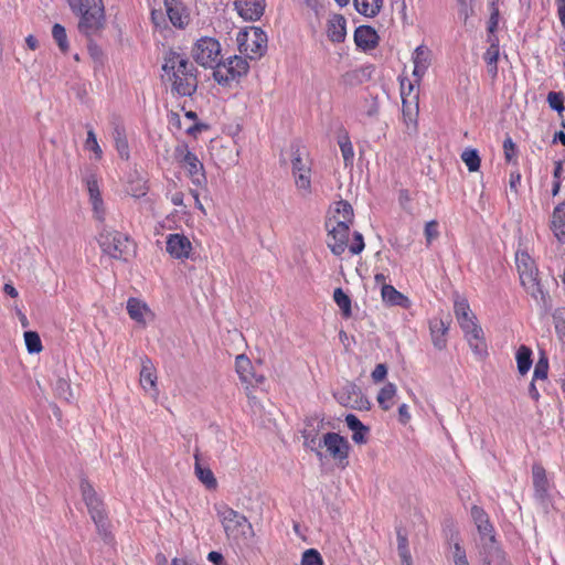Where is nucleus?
<instances>
[{"label":"nucleus","instance_id":"64","mask_svg":"<svg viewBox=\"0 0 565 565\" xmlns=\"http://www.w3.org/2000/svg\"><path fill=\"white\" fill-rule=\"evenodd\" d=\"M367 430H356V431H353V435H352V440L356 444H364L366 441L365 439V433Z\"/></svg>","mask_w":565,"mask_h":565},{"label":"nucleus","instance_id":"38","mask_svg":"<svg viewBox=\"0 0 565 565\" xmlns=\"http://www.w3.org/2000/svg\"><path fill=\"white\" fill-rule=\"evenodd\" d=\"M333 299L341 309L343 317L350 318L352 315L350 297L341 288H337L333 292Z\"/></svg>","mask_w":565,"mask_h":565},{"label":"nucleus","instance_id":"11","mask_svg":"<svg viewBox=\"0 0 565 565\" xmlns=\"http://www.w3.org/2000/svg\"><path fill=\"white\" fill-rule=\"evenodd\" d=\"M323 446L330 456L342 467L347 465L349 452V443L342 436L335 433H328L323 436Z\"/></svg>","mask_w":565,"mask_h":565},{"label":"nucleus","instance_id":"49","mask_svg":"<svg viewBox=\"0 0 565 565\" xmlns=\"http://www.w3.org/2000/svg\"><path fill=\"white\" fill-rule=\"evenodd\" d=\"M305 445L311 450H318L323 446V438L318 439L317 434L313 430H303Z\"/></svg>","mask_w":565,"mask_h":565},{"label":"nucleus","instance_id":"2","mask_svg":"<svg viewBox=\"0 0 565 565\" xmlns=\"http://www.w3.org/2000/svg\"><path fill=\"white\" fill-rule=\"evenodd\" d=\"M216 512L226 537L236 545H247L255 536L253 525L244 514L225 504L217 505Z\"/></svg>","mask_w":565,"mask_h":565},{"label":"nucleus","instance_id":"31","mask_svg":"<svg viewBox=\"0 0 565 565\" xmlns=\"http://www.w3.org/2000/svg\"><path fill=\"white\" fill-rule=\"evenodd\" d=\"M225 63L227 64V66L231 71L232 78H235V81H237L242 76L246 75L248 72V67H249L248 63L242 56H238V55L231 56L225 61Z\"/></svg>","mask_w":565,"mask_h":565},{"label":"nucleus","instance_id":"17","mask_svg":"<svg viewBox=\"0 0 565 565\" xmlns=\"http://www.w3.org/2000/svg\"><path fill=\"white\" fill-rule=\"evenodd\" d=\"M192 250L189 238L181 234H170L167 237V252L177 259L188 258Z\"/></svg>","mask_w":565,"mask_h":565},{"label":"nucleus","instance_id":"10","mask_svg":"<svg viewBox=\"0 0 565 565\" xmlns=\"http://www.w3.org/2000/svg\"><path fill=\"white\" fill-rule=\"evenodd\" d=\"M292 173L295 177L296 186L303 195L311 192L310 181V167L307 158H303L299 150L294 153L292 158Z\"/></svg>","mask_w":565,"mask_h":565},{"label":"nucleus","instance_id":"61","mask_svg":"<svg viewBox=\"0 0 565 565\" xmlns=\"http://www.w3.org/2000/svg\"><path fill=\"white\" fill-rule=\"evenodd\" d=\"M398 415L402 424H406L411 419V415L408 413V407L406 404H402L398 407Z\"/></svg>","mask_w":565,"mask_h":565},{"label":"nucleus","instance_id":"43","mask_svg":"<svg viewBox=\"0 0 565 565\" xmlns=\"http://www.w3.org/2000/svg\"><path fill=\"white\" fill-rule=\"evenodd\" d=\"M24 341L29 353H40L43 349L40 335L35 331H25Z\"/></svg>","mask_w":565,"mask_h":565},{"label":"nucleus","instance_id":"63","mask_svg":"<svg viewBox=\"0 0 565 565\" xmlns=\"http://www.w3.org/2000/svg\"><path fill=\"white\" fill-rule=\"evenodd\" d=\"M557 13L562 24H565V0H556Z\"/></svg>","mask_w":565,"mask_h":565},{"label":"nucleus","instance_id":"1","mask_svg":"<svg viewBox=\"0 0 565 565\" xmlns=\"http://www.w3.org/2000/svg\"><path fill=\"white\" fill-rule=\"evenodd\" d=\"M162 70L168 81L171 82V89L179 96H192L198 88L196 68L183 55L169 51L164 56Z\"/></svg>","mask_w":565,"mask_h":565},{"label":"nucleus","instance_id":"4","mask_svg":"<svg viewBox=\"0 0 565 565\" xmlns=\"http://www.w3.org/2000/svg\"><path fill=\"white\" fill-rule=\"evenodd\" d=\"M81 492L98 534L106 543H111L110 523L105 513L103 502L97 497L93 486L85 479L81 481Z\"/></svg>","mask_w":565,"mask_h":565},{"label":"nucleus","instance_id":"54","mask_svg":"<svg viewBox=\"0 0 565 565\" xmlns=\"http://www.w3.org/2000/svg\"><path fill=\"white\" fill-rule=\"evenodd\" d=\"M487 64L497 63L499 58V44L493 43L483 55Z\"/></svg>","mask_w":565,"mask_h":565},{"label":"nucleus","instance_id":"14","mask_svg":"<svg viewBox=\"0 0 565 565\" xmlns=\"http://www.w3.org/2000/svg\"><path fill=\"white\" fill-rule=\"evenodd\" d=\"M479 556L483 565H504V555L494 537L480 542Z\"/></svg>","mask_w":565,"mask_h":565},{"label":"nucleus","instance_id":"42","mask_svg":"<svg viewBox=\"0 0 565 565\" xmlns=\"http://www.w3.org/2000/svg\"><path fill=\"white\" fill-rule=\"evenodd\" d=\"M461 159L466 163V166L468 167V170L470 172H475V171L479 170V168H480V157H479L477 150H475V149H466L461 153Z\"/></svg>","mask_w":565,"mask_h":565},{"label":"nucleus","instance_id":"26","mask_svg":"<svg viewBox=\"0 0 565 565\" xmlns=\"http://www.w3.org/2000/svg\"><path fill=\"white\" fill-rule=\"evenodd\" d=\"M129 317L138 323L146 324L147 318L152 316L149 307L137 298H129L127 301Z\"/></svg>","mask_w":565,"mask_h":565},{"label":"nucleus","instance_id":"8","mask_svg":"<svg viewBox=\"0 0 565 565\" xmlns=\"http://www.w3.org/2000/svg\"><path fill=\"white\" fill-rule=\"evenodd\" d=\"M174 158L186 170L193 184L202 186L206 183L203 163L189 150L186 145H180L175 148Z\"/></svg>","mask_w":565,"mask_h":565},{"label":"nucleus","instance_id":"56","mask_svg":"<svg viewBox=\"0 0 565 565\" xmlns=\"http://www.w3.org/2000/svg\"><path fill=\"white\" fill-rule=\"evenodd\" d=\"M471 516L476 523V525L483 523L484 521H488L487 513L479 507L475 505L471 509Z\"/></svg>","mask_w":565,"mask_h":565},{"label":"nucleus","instance_id":"23","mask_svg":"<svg viewBox=\"0 0 565 565\" xmlns=\"http://www.w3.org/2000/svg\"><path fill=\"white\" fill-rule=\"evenodd\" d=\"M345 19L341 14H333L328 20L327 35L332 42H343L347 35Z\"/></svg>","mask_w":565,"mask_h":565},{"label":"nucleus","instance_id":"7","mask_svg":"<svg viewBox=\"0 0 565 565\" xmlns=\"http://www.w3.org/2000/svg\"><path fill=\"white\" fill-rule=\"evenodd\" d=\"M98 243L103 252L115 259H127L130 252L129 237L117 231L103 230Z\"/></svg>","mask_w":565,"mask_h":565},{"label":"nucleus","instance_id":"33","mask_svg":"<svg viewBox=\"0 0 565 565\" xmlns=\"http://www.w3.org/2000/svg\"><path fill=\"white\" fill-rule=\"evenodd\" d=\"M397 551L401 561L405 565H413L412 555L408 547V539L406 533L402 529H397Z\"/></svg>","mask_w":565,"mask_h":565},{"label":"nucleus","instance_id":"13","mask_svg":"<svg viewBox=\"0 0 565 565\" xmlns=\"http://www.w3.org/2000/svg\"><path fill=\"white\" fill-rule=\"evenodd\" d=\"M414 88L412 82L408 83V94L405 93V85L402 82V97H403V117L408 128L416 129L418 116V97L417 95L411 96Z\"/></svg>","mask_w":565,"mask_h":565},{"label":"nucleus","instance_id":"19","mask_svg":"<svg viewBox=\"0 0 565 565\" xmlns=\"http://www.w3.org/2000/svg\"><path fill=\"white\" fill-rule=\"evenodd\" d=\"M413 75L416 78L415 83L418 84L422 77L425 75L428 66L430 65V51L424 45L416 47L413 54Z\"/></svg>","mask_w":565,"mask_h":565},{"label":"nucleus","instance_id":"12","mask_svg":"<svg viewBox=\"0 0 565 565\" xmlns=\"http://www.w3.org/2000/svg\"><path fill=\"white\" fill-rule=\"evenodd\" d=\"M329 231L328 247L331 252L339 256L348 247L350 225L343 224V222L332 223Z\"/></svg>","mask_w":565,"mask_h":565},{"label":"nucleus","instance_id":"34","mask_svg":"<svg viewBox=\"0 0 565 565\" xmlns=\"http://www.w3.org/2000/svg\"><path fill=\"white\" fill-rule=\"evenodd\" d=\"M383 0H354L356 10L367 17H374L380 12Z\"/></svg>","mask_w":565,"mask_h":565},{"label":"nucleus","instance_id":"16","mask_svg":"<svg viewBox=\"0 0 565 565\" xmlns=\"http://www.w3.org/2000/svg\"><path fill=\"white\" fill-rule=\"evenodd\" d=\"M236 372L247 386H257L264 383L265 377L263 375L256 376L252 370V362L245 354H239L235 360Z\"/></svg>","mask_w":565,"mask_h":565},{"label":"nucleus","instance_id":"51","mask_svg":"<svg viewBox=\"0 0 565 565\" xmlns=\"http://www.w3.org/2000/svg\"><path fill=\"white\" fill-rule=\"evenodd\" d=\"M427 245H429L433 239L437 238L439 235L438 232V223L436 221H429L426 223L425 231H424Z\"/></svg>","mask_w":565,"mask_h":565},{"label":"nucleus","instance_id":"15","mask_svg":"<svg viewBox=\"0 0 565 565\" xmlns=\"http://www.w3.org/2000/svg\"><path fill=\"white\" fill-rule=\"evenodd\" d=\"M234 6L245 21H256L265 11V0H235Z\"/></svg>","mask_w":565,"mask_h":565},{"label":"nucleus","instance_id":"32","mask_svg":"<svg viewBox=\"0 0 565 565\" xmlns=\"http://www.w3.org/2000/svg\"><path fill=\"white\" fill-rule=\"evenodd\" d=\"M518 371L521 375H525L532 366V351L526 345H521L515 354Z\"/></svg>","mask_w":565,"mask_h":565},{"label":"nucleus","instance_id":"5","mask_svg":"<svg viewBox=\"0 0 565 565\" xmlns=\"http://www.w3.org/2000/svg\"><path fill=\"white\" fill-rule=\"evenodd\" d=\"M70 8L81 14L78 29L88 35L102 26L104 7L102 0H65Z\"/></svg>","mask_w":565,"mask_h":565},{"label":"nucleus","instance_id":"24","mask_svg":"<svg viewBox=\"0 0 565 565\" xmlns=\"http://www.w3.org/2000/svg\"><path fill=\"white\" fill-rule=\"evenodd\" d=\"M449 324L441 319H433L429 323L433 344L436 349L443 350L447 345L446 334Z\"/></svg>","mask_w":565,"mask_h":565},{"label":"nucleus","instance_id":"48","mask_svg":"<svg viewBox=\"0 0 565 565\" xmlns=\"http://www.w3.org/2000/svg\"><path fill=\"white\" fill-rule=\"evenodd\" d=\"M301 565H323V561L317 550L309 548L302 554Z\"/></svg>","mask_w":565,"mask_h":565},{"label":"nucleus","instance_id":"55","mask_svg":"<svg viewBox=\"0 0 565 565\" xmlns=\"http://www.w3.org/2000/svg\"><path fill=\"white\" fill-rule=\"evenodd\" d=\"M354 242L350 245L349 249L352 254H360L364 249V239L363 235L359 232H355L354 235Z\"/></svg>","mask_w":565,"mask_h":565},{"label":"nucleus","instance_id":"58","mask_svg":"<svg viewBox=\"0 0 565 565\" xmlns=\"http://www.w3.org/2000/svg\"><path fill=\"white\" fill-rule=\"evenodd\" d=\"M504 156L508 161H511L515 154V145L511 138L503 141Z\"/></svg>","mask_w":565,"mask_h":565},{"label":"nucleus","instance_id":"52","mask_svg":"<svg viewBox=\"0 0 565 565\" xmlns=\"http://www.w3.org/2000/svg\"><path fill=\"white\" fill-rule=\"evenodd\" d=\"M478 532L480 534V542H483L488 537H494L493 527L490 524L489 520L484 521L481 524L477 525Z\"/></svg>","mask_w":565,"mask_h":565},{"label":"nucleus","instance_id":"45","mask_svg":"<svg viewBox=\"0 0 565 565\" xmlns=\"http://www.w3.org/2000/svg\"><path fill=\"white\" fill-rule=\"evenodd\" d=\"M363 391H335L334 397L344 406L350 407V403H355Z\"/></svg>","mask_w":565,"mask_h":565},{"label":"nucleus","instance_id":"60","mask_svg":"<svg viewBox=\"0 0 565 565\" xmlns=\"http://www.w3.org/2000/svg\"><path fill=\"white\" fill-rule=\"evenodd\" d=\"M498 23H499V11H498V9H494L493 12L491 13V17H490L489 23H488L489 33L493 34V32L495 31V29L498 26Z\"/></svg>","mask_w":565,"mask_h":565},{"label":"nucleus","instance_id":"44","mask_svg":"<svg viewBox=\"0 0 565 565\" xmlns=\"http://www.w3.org/2000/svg\"><path fill=\"white\" fill-rule=\"evenodd\" d=\"M52 35L62 52H67L68 42L65 28L56 23L52 28Z\"/></svg>","mask_w":565,"mask_h":565},{"label":"nucleus","instance_id":"9","mask_svg":"<svg viewBox=\"0 0 565 565\" xmlns=\"http://www.w3.org/2000/svg\"><path fill=\"white\" fill-rule=\"evenodd\" d=\"M221 45L209 36L201 38L192 49V56L203 67H213L220 61Z\"/></svg>","mask_w":565,"mask_h":565},{"label":"nucleus","instance_id":"46","mask_svg":"<svg viewBox=\"0 0 565 565\" xmlns=\"http://www.w3.org/2000/svg\"><path fill=\"white\" fill-rule=\"evenodd\" d=\"M548 106L559 115L564 111V95L561 92H550L547 95Z\"/></svg>","mask_w":565,"mask_h":565},{"label":"nucleus","instance_id":"6","mask_svg":"<svg viewBox=\"0 0 565 565\" xmlns=\"http://www.w3.org/2000/svg\"><path fill=\"white\" fill-rule=\"evenodd\" d=\"M515 263L522 286L539 303L546 306V296L537 279L539 273L534 260L527 253L522 252L516 253Z\"/></svg>","mask_w":565,"mask_h":565},{"label":"nucleus","instance_id":"25","mask_svg":"<svg viewBox=\"0 0 565 565\" xmlns=\"http://www.w3.org/2000/svg\"><path fill=\"white\" fill-rule=\"evenodd\" d=\"M381 296L383 301L390 306H399L405 309L411 307V300L392 285L384 284L381 288Z\"/></svg>","mask_w":565,"mask_h":565},{"label":"nucleus","instance_id":"36","mask_svg":"<svg viewBox=\"0 0 565 565\" xmlns=\"http://www.w3.org/2000/svg\"><path fill=\"white\" fill-rule=\"evenodd\" d=\"M213 67V77L220 85H230L235 81V78H232L231 71L225 62L217 61Z\"/></svg>","mask_w":565,"mask_h":565},{"label":"nucleus","instance_id":"29","mask_svg":"<svg viewBox=\"0 0 565 565\" xmlns=\"http://www.w3.org/2000/svg\"><path fill=\"white\" fill-rule=\"evenodd\" d=\"M552 230L557 239L565 243V202L559 203L553 211Z\"/></svg>","mask_w":565,"mask_h":565},{"label":"nucleus","instance_id":"18","mask_svg":"<svg viewBox=\"0 0 565 565\" xmlns=\"http://www.w3.org/2000/svg\"><path fill=\"white\" fill-rule=\"evenodd\" d=\"M532 481L535 491V497L540 501H545L548 497L550 482L546 477V471L540 463H534L532 467Z\"/></svg>","mask_w":565,"mask_h":565},{"label":"nucleus","instance_id":"27","mask_svg":"<svg viewBox=\"0 0 565 565\" xmlns=\"http://www.w3.org/2000/svg\"><path fill=\"white\" fill-rule=\"evenodd\" d=\"M379 36L371 26L362 25L355 30L354 41L363 50H370L377 44Z\"/></svg>","mask_w":565,"mask_h":565},{"label":"nucleus","instance_id":"62","mask_svg":"<svg viewBox=\"0 0 565 565\" xmlns=\"http://www.w3.org/2000/svg\"><path fill=\"white\" fill-rule=\"evenodd\" d=\"M207 559L215 565H226L223 559V555L218 552H210L207 555Z\"/></svg>","mask_w":565,"mask_h":565},{"label":"nucleus","instance_id":"20","mask_svg":"<svg viewBox=\"0 0 565 565\" xmlns=\"http://www.w3.org/2000/svg\"><path fill=\"white\" fill-rule=\"evenodd\" d=\"M87 191L89 194V201L93 205L94 213L98 220L104 217V205L99 192L98 181L95 174H89L85 179Z\"/></svg>","mask_w":565,"mask_h":565},{"label":"nucleus","instance_id":"47","mask_svg":"<svg viewBox=\"0 0 565 565\" xmlns=\"http://www.w3.org/2000/svg\"><path fill=\"white\" fill-rule=\"evenodd\" d=\"M85 149L95 153L96 159H100L103 151L97 142L95 132L90 129L87 131V138L85 141Z\"/></svg>","mask_w":565,"mask_h":565},{"label":"nucleus","instance_id":"3","mask_svg":"<svg viewBox=\"0 0 565 565\" xmlns=\"http://www.w3.org/2000/svg\"><path fill=\"white\" fill-rule=\"evenodd\" d=\"M455 316L475 354L479 358L484 356L487 345L483 339V331L477 324L476 316L471 312L467 300L460 299L455 301Z\"/></svg>","mask_w":565,"mask_h":565},{"label":"nucleus","instance_id":"28","mask_svg":"<svg viewBox=\"0 0 565 565\" xmlns=\"http://www.w3.org/2000/svg\"><path fill=\"white\" fill-rule=\"evenodd\" d=\"M343 222V224L351 225L353 223V209L347 201H339L335 203L334 214L326 223L330 227L332 223Z\"/></svg>","mask_w":565,"mask_h":565},{"label":"nucleus","instance_id":"41","mask_svg":"<svg viewBox=\"0 0 565 565\" xmlns=\"http://www.w3.org/2000/svg\"><path fill=\"white\" fill-rule=\"evenodd\" d=\"M338 143H339V147H340L343 160H344V164L345 166L352 164L353 158H354V151H353V146L350 141L348 134L340 136Z\"/></svg>","mask_w":565,"mask_h":565},{"label":"nucleus","instance_id":"50","mask_svg":"<svg viewBox=\"0 0 565 565\" xmlns=\"http://www.w3.org/2000/svg\"><path fill=\"white\" fill-rule=\"evenodd\" d=\"M396 391H380L377 395V402L383 409H390L394 404Z\"/></svg>","mask_w":565,"mask_h":565},{"label":"nucleus","instance_id":"53","mask_svg":"<svg viewBox=\"0 0 565 565\" xmlns=\"http://www.w3.org/2000/svg\"><path fill=\"white\" fill-rule=\"evenodd\" d=\"M347 426L352 430H367V428L361 423V420L353 414H349L345 417Z\"/></svg>","mask_w":565,"mask_h":565},{"label":"nucleus","instance_id":"22","mask_svg":"<svg viewBox=\"0 0 565 565\" xmlns=\"http://www.w3.org/2000/svg\"><path fill=\"white\" fill-rule=\"evenodd\" d=\"M243 45L246 52L255 56H262L267 47V35L262 29L253 28L250 38H248Z\"/></svg>","mask_w":565,"mask_h":565},{"label":"nucleus","instance_id":"37","mask_svg":"<svg viewBox=\"0 0 565 565\" xmlns=\"http://www.w3.org/2000/svg\"><path fill=\"white\" fill-rule=\"evenodd\" d=\"M547 372H548V360L544 353L541 354L539 361L535 364L534 372H533V380L530 384V388H535L534 382L535 381H545L547 379Z\"/></svg>","mask_w":565,"mask_h":565},{"label":"nucleus","instance_id":"59","mask_svg":"<svg viewBox=\"0 0 565 565\" xmlns=\"http://www.w3.org/2000/svg\"><path fill=\"white\" fill-rule=\"evenodd\" d=\"M370 401L363 395V393H360V397L358 398V401H355V403H350V407L351 408H355V409H369L370 408Z\"/></svg>","mask_w":565,"mask_h":565},{"label":"nucleus","instance_id":"40","mask_svg":"<svg viewBox=\"0 0 565 565\" xmlns=\"http://www.w3.org/2000/svg\"><path fill=\"white\" fill-rule=\"evenodd\" d=\"M156 374L152 363L149 360L142 361V367L140 371V383L142 387L156 385Z\"/></svg>","mask_w":565,"mask_h":565},{"label":"nucleus","instance_id":"39","mask_svg":"<svg viewBox=\"0 0 565 565\" xmlns=\"http://www.w3.org/2000/svg\"><path fill=\"white\" fill-rule=\"evenodd\" d=\"M450 558L454 565H470L466 550L460 545L459 541H454L449 546Z\"/></svg>","mask_w":565,"mask_h":565},{"label":"nucleus","instance_id":"21","mask_svg":"<svg viewBox=\"0 0 565 565\" xmlns=\"http://www.w3.org/2000/svg\"><path fill=\"white\" fill-rule=\"evenodd\" d=\"M167 14L171 23L177 28H183L188 24L189 15L185 11V7L180 0H164Z\"/></svg>","mask_w":565,"mask_h":565},{"label":"nucleus","instance_id":"57","mask_svg":"<svg viewBox=\"0 0 565 565\" xmlns=\"http://www.w3.org/2000/svg\"><path fill=\"white\" fill-rule=\"evenodd\" d=\"M386 374H387V369H386L385 364H377L375 366L374 371L372 372V379L374 380V383L377 384L384 380Z\"/></svg>","mask_w":565,"mask_h":565},{"label":"nucleus","instance_id":"30","mask_svg":"<svg viewBox=\"0 0 565 565\" xmlns=\"http://www.w3.org/2000/svg\"><path fill=\"white\" fill-rule=\"evenodd\" d=\"M194 459H195V465H194V472H195V476L198 477V479L206 486V488L209 489H214L216 488V479L212 472V470L207 467H203L201 463H200V458H199V451L196 450L195 454H194Z\"/></svg>","mask_w":565,"mask_h":565},{"label":"nucleus","instance_id":"35","mask_svg":"<svg viewBox=\"0 0 565 565\" xmlns=\"http://www.w3.org/2000/svg\"><path fill=\"white\" fill-rule=\"evenodd\" d=\"M113 137L115 140L116 149L122 159L129 158L128 142L124 127L117 125L114 128Z\"/></svg>","mask_w":565,"mask_h":565}]
</instances>
